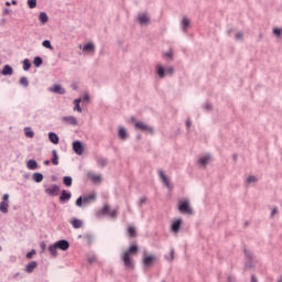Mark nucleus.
Returning <instances> with one entry per match:
<instances>
[{
    "label": "nucleus",
    "mask_w": 282,
    "mask_h": 282,
    "mask_svg": "<svg viewBox=\"0 0 282 282\" xmlns=\"http://www.w3.org/2000/svg\"><path fill=\"white\" fill-rule=\"evenodd\" d=\"M83 100H89V95H85Z\"/></svg>",
    "instance_id": "864d4df0"
},
{
    "label": "nucleus",
    "mask_w": 282,
    "mask_h": 282,
    "mask_svg": "<svg viewBox=\"0 0 282 282\" xmlns=\"http://www.w3.org/2000/svg\"><path fill=\"white\" fill-rule=\"evenodd\" d=\"M156 72H158V75L160 76V78H164V76H166V74H170V75L173 74L174 69H173V67H167L164 70V67L162 65H158Z\"/></svg>",
    "instance_id": "0eeeda50"
},
{
    "label": "nucleus",
    "mask_w": 282,
    "mask_h": 282,
    "mask_svg": "<svg viewBox=\"0 0 282 282\" xmlns=\"http://www.w3.org/2000/svg\"><path fill=\"white\" fill-rule=\"evenodd\" d=\"M278 213H279V209L273 208V210H272V213H271L272 217H274V215H276Z\"/></svg>",
    "instance_id": "3c124183"
},
{
    "label": "nucleus",
    "mask_w": 282,
    "mask_h": 282,
    "mask_svg": "<svg viewBox=\"0 0 282 282\" xmlns=\"http://www.w3.org/2000/svg\"><path fill=\"white\" fill-rule=\"evenodd\" d=\"M119 137L121 138V140H127V138L129 137V134L127 133V129L119 128Z\"/></svg>",
    "instance_id": "c85d7f7f"
},
{
    "label": "nucleus",
    "mask_w": 282,
    "mask_h": 282,
    "mask_svg": "<svg viewBox=\"0 0 282 282\" xmlns=\"http://www.w3.org/2000/svg\"><path fill=\"white\" fill-rule=\"evenodd\" d=\"M147 204V197H142L139 199V206H144Z\"/></svg>",
    "instance_id": "c03bdc74"
},
{
    "label": "nucleus",
    "mask_w": 282,
    "mask_h": 282,
    "mask_svg": "<svg viewBox=\"0 0 282 282\" xmlns=\"http://www.w3.org/2000/svg\"><path fill=\"white\" fill-rule=\"evenodd\" d=\"M33 180H34V182H37V183L43 182V174H41V173H34V174H33Z\"/></svg>",
    "instance_id": "473e14b6"
},
{
    "label": "nucleus",
    "mask_w": 282,
    "mask_h": 282,
    "mask_svg": "<svg viewBox=\"0 0 282 282\" xmlns=\"http://www.w3.org/2000/svg\"><path fill=\"white\" fill-rule=\"evenodd\" d=\"M36 261H32L29 264L25 265V272H28L29 274H31V272H34V270H36Z\"/></svg>",
    "instance_id": "6ab92c4d"
},
{
    "label": "nucleus",
    "mask_w": 282,
    "mask_h": 282,
    "mask_svg": "<svg viewBox=\"0 0 282 282\" xmlns=\"http://www.w3.org/2000/svg\"><path fill=\"white\" fill-rule=\"evenodd\" d=\"M54 245H55V248H57V250H63L64 252L66 250H69V242L67 240H59Z\"/></svg>",
    "instance_id": "6e6552de"
},
{
    "label": "nucleus",
    "mask_w": 282,
    "mask_h": 282,
    "mask_svg": "<svg viewBox=\"0 0 282 282\" xmlns=\"http://www.w3.org/2000/svg\"><path fill=\"white\" fill-rule=\"evenodd\" d=\"M251 282H257V279L254 276H252Z\"/></svg>",
    "instance_id": "4d7b16f0"
},
{
    "label": "nucleus",
    "mask_w": 282,
    "mask_h": 282,
    "mask_svg": "<svg viewBox=\"0 0 282 282\" xmlns=\"http://www.w3.org/2000/svg\"><path fill=\"white\" fill-rule=\"evenodd\" d=\"M26 167L30 170V171H36V169H39V163H36L35 160H29L26 162Z\"/></svg>",
    "instance_id": "f3484780"
},
{
    "label": "nucleus",
    "mask_w": 282,
    "mask_h": 282,
    "mask_svg": "<svg viewBox=\"0 0 282 282\" xmlns=\"http://www.w3.org/2000/svg\"><path fill=\"white\" fill-rule=\"evenodd\" d=\"M28 6L31 10H34L36 8V0H28Z\"/></svg>",
    "instance_id": "58836bf2"
},
{
    "label": "nucleus",
    "mask_w": 282,
    "mask_h": 282,
    "mask_svg": "<svg viewBox=\"0 0 282 282\" xmlns=\"http://www.w3.org/2000/svg\"><path fill=\"white\" fill-rule=\"evenodd\" d=\"M129 213H131V207H128Z\"/></svg>",
    "instance_id": "680f3d73"
},
{
    "label": "nucleus",
    "mask_w": 282,
    "mask_h": 282,
    "mask_svg": "<svg viewBox=\"0 0 282 282\" xmlns=\"http://www.w3.org/2000/svg\"><path fill=\"white\" fill-rule=\"evenodd\" d=\"M79 50H83V45H79Z\"/></svg>",
    "instance_id": "e2e57ef3"
},
{
    "label": "nucleus",
    "mask_w": 282,
    "mask_h": 282,
    "mask_svg": "<svg viewBox=\"0 0 282 282\" xmlns=\"http://www.w3.org/2000/svg\"><path fill=\"white\" fill-rule=\"evenodd\" d=\"M63 120L65 122H69L70 124H78V121L75 119V117H64Z\"/></svg>",
    "instance_id": "7c9ffc66"
},
{
    "label": "nucleus",
    "mask_w": 282,
    "mask_h": 282,
    "mask_svg": "<svg viewBox=\"0 0 282 282\" xmlns=\"http://www.w3.org/2000/svg\"><path fill=\"white\" fill-rule=\"evenodd\" d=\"M183 30H188V26L191 25V21L187 18H183L182 21Z\"/></svg>",
    "instance_id": "72a5a7b5"
},
{
    "label": "nucleus",
    "mask_w": 282,
    "mask_h": 282,
    "mask_svg": "<svg viewBox=\"0 0 282 282\" xmlns=\"http://www.w3.org/2000/svg\"><path fill=\"white\" fill-rule=\"evenodd\" d=\"M83 204H85V203H83V197L77 198L76 206L80 207V206H83Z\"/></svg>",
    "instance_id": "a18cd8bd"
},
{
    "label": "nucleus",
    "mask_w": 282,
    "mask_h": 282,
    "mask_svg": "<svg viewBox=\"0 0 282 282\" xmlns=\"http://www.w3.org/2000/svg\"><path fill=\"white\" fill-rule=\"evenodd\" d=\"M20 85H23V87H28V85H30V82L25 77H21Z\"/></svg>",
    "instance_id": "ea45409f"
},
{
    "label": "nucleus",
    "mask_w": 282,
    "mask_h": 282,
    "mask_svg": "<svg viewBox=\"0 0 282 282\" xmlns=\"http://www.w3.org/2000/svg\"><path fill=\"white\" fill-rule=\"evenodd\" d=\"M57 247L55 245H51L48 247V252L51 254V257H58V251H57Z\"/></svg>",
    "instance_id": "393cba45"
},
{
    "label": "nucleus",
    "mask_w": 282,
    "mask_h": 282,
    "mask_svg": "<svg viewBox=\"0 0 282 282\" xmlns=\"http://www.w3.org/2000/svg\"><path fill=\"white\" fill-rule=\"evenodd\" d=\"M30 67H32V63H30V59H24L23 61V69L24 72H29L30 70Z\"/></svg>",
    "instance_id": "2f4dec72"
},
{
    "label": "nucleus",
    "mask_w": 282,
    "mask_h": 282,
    "mask_svg": "<svg viewBox=\"0 0 282 282\" xmlns=\"http://www.w3.org/2000/svg\"><path fill=\"white\" fill-rule=\"evenodd\" d=\"M236 39H237L238 41H241V39H243V34L237 33V34H236Z\"/></svg>",
    "instance_id": "09e8293b"
},
{
    "label": "nucleus",
    "mask_w": 282,
    "mask_h": 282,
    "mask_svg": "<svg viewBox=\"0 0 282 282\" xmlns=\"http://www.w3.org/2000/svg\"><path fill=\"white\" fill-rule=\"evenodd\" d=\"M43 47H46V50H54V47L52 46V43L50 42V40H44L42 42Z\"/></svg>",
    "instance_id": "f704fd0d"
},
{
    "label": "nucleus",
    "mask_w": 282,
    "mask_h": 282,
    "mask_svg": "<svg viewBox=\"0 0 282 282\" xmlns=\"http://www.w3.org/2000/svg\"><path fill=\"white\" fill-rule=\"evenodd\" d=\"M61 202H69L72 199V193H67V191H62V195L59 196Z\"/></svg>",
    "instance_id": "aec40b11"
},
{
    "label": "nucleus",
    "mask_w": 282,
    "mask_h": 282,
    "mask_svg": "<svg viewBox=\"0 0 282 282\" xmlns=\"http://www.w3.org/2000/svg\"><path fill=\"white\" fill-rule=\"evenodd\" d=\"M170 257H171V261H173V259H175V250H171L170 252Z\"/></svg>",
    "instance_id": "de8ad7c7"
},
{
    "label": "nucleus",
    "mask_w": 282,
    "mask_h": 282,
    "mask_svg": "<svg viewBox=\"0 0 282 282\" xmlns=\"http://www.w3.org/2000/svg\"><path fill=\"white\" fill-rule=\"evenodd\" d=\"M33 65L34 67H41L43 65V58H41L40 56L35 57L33 59Z\"/></svg>",
    "instance_id": "c756f323"
},
{
    "label": "nucleus",
    "mask_w": 282,
    "mask_h": 282,
    "mask_svg": "<svg viewBox=\"0 0 282 282\" xmlns=\"http://www.w3.org/2000/svg\"><path fill=\"white\" fill-rule=\"evenodd\" d=\"M96 200V194H90L88 196L83 197L84 206H87V204H91V202Z\"/></svg>",
    "instance_id": "2eb2a0df"
},
{
    "label": "nucleus",
    "mask_w": 282,
    "mask_h": 282,
    "mask_svg": "<svg viewBox=\"0 0 282 282\" xmlns=\"http://www.w3.org/2000/svg\"><path fill=\"white\" fill-rule=\"evenodd\" d=\"M99 166H107V160L101 159L98 161Z\"/></svg>",
    "instance_id": "37998d69"
},
{
    "label": "nucleus",
    "mask_w": 282,
    "mask_h": 282,
    "mask_svg": "<svg viewBox=\"0 0 282 282\" xmlns=\"http://www.w3.org/2000/svg\"><path fill=\"white\" fill-rule=\"evenodd\" d=\"M52 155H53V158L51 160L52 164L54 166H58V152H56V150H53Z\"/></svg>",
    "instance_id": "b1692460"
},
{
    "label": "nucleus",
    "mask_w": 282,
    "mask_h": 282,
    "mask_svg": "<svg viewBox=\"0 0 282 282\" xmlns=\"http://www.w3.org/2000/svg\"><path fill=\"white\" fill-rule=\"evenodd\" d=\"M34 254H36L35 250H32L30 252L26 253V259H32L34 257Z\"/></svg>",
    "instance_id": "a19ab883"
},
{
    "label": "nucleus",
    "mask_w": 282,
    "mask_h": 282,
    "mask_svg": "<svg viewBox=\"0 0 282 282\" xmlns=\"http://www.w3.org/2000/svg\"><path fill=\"white\" fill-rule=\"evenodd\" d=\"M48 139H50V142H52L53 144H58V134L57 133L50 132Z\"/></svg>",
    "instance_id": "4be33fe9"
},
{
    "label": "nucleus",
    "mask_w": 282,
    "mask_h": 282,
    "mask_svg": "<svg viewBox=\"0 0 282 282\" xmlns=\"http://www.w3.org/2000/svg\"><path fill=\"white\" fill-rule=\"evenodd\" d=\"M138 19L141 25H147L149 23V15H147V13L139 14Z\"/></svg>",
    "instance_id": "a211bd4d"
},
{
    "label": "nucleus",
    "mask_w": 282,
    "mask_h": 282,
    "mask_svg": "<svg viewBox=\"0 0 282 282\" xmlns=\"http://www.w3.org/2000/svg\"><path fill=\"white\" fill-rule=\"evenodd\" d=\"M24 133L26 138H34V131H32V128H25Z\"/></svg>",
    "instance_id": "c9c22d12"
},
{
    "label": "nucleus",
    "mask_w": 282,
    "mask_h": 282,
    "mask_svg": "<svg viewBox=\"0 0 282 282\" xmlns=\"http://www.w3.org/2000/svg\"><path fill=\"white\" fill-rule=\"evenodd\" d=\"M59 191L61 187H58V185H50L45 188V194L51 195V197H56L58 196Z\"/></svg>",
    "instance_id": "423d86ee"
},
{
    "label": "nucleus",
    "mask_w": 282,
    "mask_h": 282,
    "mask_svg": "<svg viewBox=\"0 0 282 282\" xmlns=\"http://www.w3.org/2000/svg\"><path fill=\"white\" fill-rule=\"evenodd\" d=\"M159 175L161 177V181L163 182V184L166 186V188H173V185L171 184V180H169V176H166V174L164 173V171H160Z\"/></svg>",
    "instance_id": "1a4fd4ad"
},
{
    "label": "nucleus",
    "mask_w": 282,
    "mask_h": 282,
    "mask_svg": "<svg viewBox=\"0 0 282 282\" xmlns=\"http://www.w3.org/2000/svg\"><path fill=\"white\" fill-rule=\"evenodd\" d=\"M135 129L139 131H143V133H151L153 134V128H151L149 124L138 121L134 123Z\"/></svg>",
    "instance_id": "20e7f679"
},
{
    "label": "nucleus",
    "mask_w": 282,
    "mask_h": 282,
    "mask_svg": "<svg viewBox=\"0 0 282 282\" xmlns=\"http://www.w3.org/2000/svg\"><path fill=\"white\" fill-rule=\"evenodd\" d=\"M165 56H167L169 58H173V52H167V53H165Z\"/></svg>",
    "instance_id": "8fccbe9b"
},
{
    "label": "nucleus",
    "mask_w": 282,
    "mask_h": 282,
    "mask_svg": "<svg viewBox=\"0 0 282 282\" xmlns=\"http://www.w3.org/2000/svg\"><path fill=\"white\" fill-rule=\"evenodd\" d=\"M12 6H17V1L15 0L12 1Z\"/></svg>",
    "instance_id": "13d9d810"
},
{
    "label": "nucleus",
    "mask_w": 282,
    "mask_h": 282,
    "mask_svg": "<svg viewBox=\"0 0 282 282\" xmlns=\"http://www.w3.org/2000/svg\"><path fill=\"white\" fill-rule=\"evenodd\" d=\"M50 91H52L53 94H65V88H63V86L61 85H54L52 88H50Z\"/></svg>",
    "instance_id": "4468645a"
},
{
    "label": "nucleus",
    "mask_w": 282,
    "mask_h": 282,
    "mask_svg": "<svg viewBox=\"0 0 282 282\" xmlns=\"http://www.w3.org/2000/svg\"><path fill=\"white\" fill-rule=\"evenodd\" d=\"M94 261H95V263H96V261H97L96 257L93 258V259H89V262H90V263H94Z\"/></svg>",
    "instance_id": "603ef678"
},
{
    "label": "nucleus",
    "mask_w": 282,
    "mask_h": 282,
    "mask_svg": "<svg viewBox=\"0 0 282 282\" xmlns=\"http://www.w3.org/2000/svg\"><path fill=\"white\" fill-rule=\"evenodd\" d=\"M10 195L4 194L0 203V213H3L4 215L8 214V208H10V204L8 203Z\"/></svg>",
    "instance_id": "39448f33"
},
{
    "label": "nucleus",
    "mask_w": 282,
    "mask_h": 282,
    "mask_svg": "<svg viewBox=\"0 0 282 282\" xmlns=\"http://www.w3.org/2000/svg\"><path fill=\"white\" fill-rule=\"evenodd\" d=\"M100 213H101V215H107L108 217H111L112 219H116V217H118V208L111 209V207L109 205H104Z\"/></svg>",
    "instance_id": "7ed1b4c3"
},
{
    "label": "nucleus",
    "mask_w": 282,
    "mask_h": 282,
    "mask_svg": "<svg viewBox=\"0 0 282 282\" xmlns=\"http://www.w3.org/2000/svg\"><path fill=\"white\" fill-rule=\"evenodd\" d=\"M247 182H248L249 184H252V183L257 182V177H254V176H249V177L247 178Z\"/></svg>",
    "instance_id": "79ce46f5"
},
{
    "label": "nucleus",
    "mask_w": 282,
    "mask_h": 282,
    "mask_svg": "<svg viewBox=\"0 0 282 282\" xmlns=\"http://www.w3.org/2000/svg\"><path fill=\"white\" fill-rule=\"evenodd\" d=\"M178 210L183 215H193V208H191V203L188 200H181L178 203Z\"/></svg>",
    "instance_id": "f03ea898"
},
{
    "label": "nucleus",
    "mask_w": 282,
    "mask_h": 282,
    "mask_svg": "<svg viewBox=\"0 0 282 282\" xmlns=\"http://www.w3.org/2000/svg\"><path fill=\"white\" fill-rule=\"evenodd\" d=\"M199 164L202 166H206V164H210V155H206L199 159Z\"/></svg>",
    "instance_id": "bb28decb"
},
{
    "label": "nucleus",
    "mask_w": 282,
    "mask_h": 282,
    "mask_svg": "<svg viewBox=\"0 0 282 282\" xmlns=\"http://www.w3.org/2000/svg\"><path fill=\"white\" fill-rule=\"evenodd\" d=\"M14 74V69L10 65H6L2 69V76H12Z\"/></svg>",
    "instance_id": "dca6fc26"
},
{
    "label": "nucleus",
    "mask_w": 282,
    "mask_h": 282,
    "mask_svg": "<svg viewBox=\"0 0 282 282\" xmlns=\"http://www.w3.org/2000/svg\"><path fill=\"white\" fill-rule=\"evenodd\" d=\"M63 182H64L65 186H72V177L70 176H65L63 178Z\"/></svg>",
    "instance_id": "4c0bfd02"
},
{
    "label": "nucleus",
    "mask_w": 282,
    "mask_h": 282,
    "mask_svg": "<svg viewBox=\"0 0 282 282\" xmlns=\"http://www.w3.org/2000/svg\"><path fill=\"white\" fill-rule=\"evenodd\" d=\"M83 101V99H75L74 100V111H78L79 113H83V108H80V102Z\"/></svg>",
    "instance_id": "5701e85b"
},
{
    "label": "nucleus",
    "mask_w": 282,
    "mask_h": 282,
    "mask_svg": "<svg viewBox=\"0 0 282 282\" xmlns=\"http://www.w3.org/2000/svg\"><path fill=\"white\" fill-rule=\"evenodd\" d=\"M187 127H191V121H187Z\"/></svg>",
    "instance_id": "052dcab7"
},
{
    "label": "nucleus",
    "mask_w": 282,
    "mask_h": 282,
    "mask_svg": "<svg viewBox=\"0 0 282 282\" xmlns=\"http://www.w3.org/2000/svg\"><path fill=\"white\" fill-rule=\"evenodd\" d=\"M182 226V219H177L172 224V232H180Z\"/></svg>",
    "instance_id": "412c9836"
},
{
    "label": "nucleus",
    "mask_w": 282,
    "mask_h": 282,
    "mask_svg": "<svg viewBox=\"0 0 282 282\" xmlns=\"http://www.w3.org/2000/svg\"><path fill=\"white\" fill-rule=\"evenodd\" d=\"M39 19L42 24H45V23H47V21H50V18L47 17V13H45V12L40 13Z\"/></svg>",
    "instance_id": "cd10ccee"
},
{
    "label": "nucleus",
    "mask_w": 282,
    "mask_h": 282,
    "mask_svg": "<svg viewBox=\"0 0 282 282\" xmlns=\"http://www.w3.org/2000/svg\"><path fill=\"white\" fill-rule=\"evenodd\" d=\"M6 6L10 7V6H11V3L7 1V2H6Z\"/></svg>",
    "instance_id": "bf43d9fd"
},
{
    "label": "nucleus",
    "mask_w": 282,
    "mask_h": 282,
    "mask_svg": "<svg viewBox=\"0 0 282 282\" xmlns=\"http://www.w3.org/2000/svg\"><path fill=\"white\" fill-rule=\"evenodd\" d=\"M273 34H275V36H281V29H274Z\"/></svg>",
    "instance_id": "49530a36"
},
{
    "label": "nucleus",
    "mask_w": 282,
    "mask_h": 282,
    "mask_svg": "<svg viewBox=\"0 0 282 282\" xmlns=\"http://www.w3.org/2000/svg\"><path fill=\"white\" fill-rule=\"evenodd\" d=\"M88 178L91 180L95 184H100L102 182V176L94 172L88 173Z\"/></svg>",
    "instance_id": "9d476101"
},
{
    "label": "nucleus",
    "mask_w": 282,
    "mask_h": 282,
    "mask_svg": "<svg viewBox=\"0 0 282 282\" xmlns=\"http://www.w3.org/2000/svg\"><path fill=\"white\" fill-rule=\"evenodd\" d=\"M153 261H155V256H143V264L147 265V268H151V265H153Z\"/></svg>",
    "instance_id": "9b49d317"
},
{
    "label": "nucleus",
    "mask_w": 282,
    "mask_h": 282,
    "mask_svg": "<svg viewBox=\"0 0 282 282\" xmlns=\"http://www.w3.org/2000/svg\"><path fill=\"white\" fill-rule=\"evenodd\" d=\"M45 166H50V161H44Z\"/></svg>",
    "instance_id": "5fc2aeb1"
},
{
    "label": "nucleus",
    "mask_w": 282,
    "mask_h": 282,
    "mask_svg": "<svg viewBox=\"0 0 282 282\" xmlns=\"http://www.w3.org/2000/svg\"><path fill=\"white\" fill-rule=\"evenodd\" d=\"M41 248H42L43 250H45V243H44V242L41 245Z\"/></svg>",
    "instance_id": "6e6d98bb"
},
{
    "label": "nucleus",
    "mask_w": 282,
    "mask_h": 282,
    "mask_svg": "<svg viewBox=\"0 0 282 282\" xmlns=\"http://www.w3.org/2000/svg\"><path fill=\"white\" fill-rule=\"evenodd\" d=\"M73 228H83V220L74 218L70 221Z\"/></svg>",
    "instance_id": "a878e982"
},
{
    "label": "nucleus",
    "mask_w": 282,
    "mask_h": 282,
    "mask_svg": "<svg viewBox=\"0 0 282 282\" xmlns=\"http://www.w3.org/2000/svg\"><path fill=\"white\" fill-rule=\"evenodd\" d=\"M73 150L77 155H83V143L80 141L73 142Z\"/></svg>",
    "instance_id": "f8f14e48"
},
{
    "label": "nucleus",
    "mask_w": 282,
    "mask_h": 282,
    "mask_svg": "<svg viewBox=\"0 0 282 282\" xmlns=\"http://www.w3.org/2000/svg\"><path fill=\"white\" fill-rule=\"evenodd\" d=\"M128 235L129 237H137L135 227L133 226L128 227Z\"/></svg>",
    "instance_id": "e433bc0d"
},
{
    "label": "nucleus",
    "mask_w": 282,
    "mask_h": 282,
    "mask_svg": "<svg viewBox=\"0 0 282 282\" xmlns=\"http://www.w3.org/2000/svg\"><path fill=\"white\" fill-rule=\"evenodd\" d=\"M83 52H88V54H94V52H96V46L91 42L88 44H85L83 46Z\"/></svg>",
    "instance_id": "ddd939ff"
},
{
    "label": "nucleus",
    "mask_w": 282,
    "mask_h": 282,
    "mask_svg": "<svg viewBox=\"0 0 282 282\" xmlns=\"http://www.w3.org/2000/svg\"><path fill=\"white\" fill-rule=\"evenodd\" d=\"M140 249L138 248V245H132L128 248V250H126L122 256L121 259L126 265V268H128L129 270H133V257L134 254H138V251Z\"/></svg>",
    "instance_id": "f257e3e1"
}]
</instances>
